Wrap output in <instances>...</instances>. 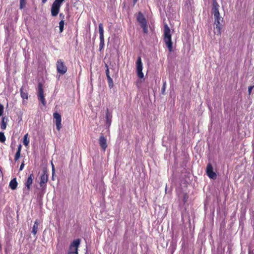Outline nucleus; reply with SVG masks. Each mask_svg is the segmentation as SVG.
<instances>
[{
  "mask_svg": "<svg viewBox=\"0 0 254 254\" xmlns=\"http://www.w3.org/2000/svg\"><path fill=\"white\" fill-rule=\"evenodd\" d=\"M166 88V82L165 81L163 82V86L161 89V93L163 95H164L165 94V91Z\"/></svg>",
  "mask_w": 254,
  "mask_h": 254,
  "instance_id": "29",
  "label": "nucleus"
},
{
  "mask_svg": "<svg viewBox=\"0 0 254 254\" xmlns=\"http://www.w3.org/2000/svg\"><path fill=\"white\" fill-rule=\"evenodd\" d=\"M64 0H55L51 7V14L53 16H57L60 11L62 3Z\"/></svg>",
  "mask_w": 254,
  "mask_h": 254,
  "instance_id": "4",
  "label": "nucleus"
},
{
  "mask_svg": "<svg viewBox=\"0 0 254 254\" xmlns=\"http://www.w3.org/2000/svg\"><path fill=\"white\" fill-rule=\"evenodd\" d=\"M20 95H21V97L23 99H28V94L27 92L26 91H24L23 90V88L22 87L20 89Z\"/></svg>",
  "mask_w": 254,
  "mask_h": 254,
  "instance_id": "20",
  "label": "nucleus"
},
{
  "mask_svg": "<svg viewBox=\"0 0 254 254\" xmlns=\"http://www.w3.org/2000/svg\"><path fill=\"white\" fill-rule=\"evenodd\" d=\"M137 1H138V0H133V4H135V3H136V2Z\"/></svg>",
  "mask_w": 254,
  "mask_h": 254,
  "instance_id": "39",
  "label": "nucleus"
},
{
  "mask_svg": "<svg viewBox=\"0 0 254 254\" xmlns=\"http://www.w3.org/2000/svg\"><path fill=\"white\" fill-rule=\"evenodd\" d=\"M47 1V0H42V2L43 3H45Z\"/></svg>",
  "mask_w": 254,
  "mask_h": 254,
  "instance_id": "38",
  "label": "nucleus"
},
{
  "mask_svg": "<svg viewBox=\"0 0 254 254\" xmlns=\"http://www.w3.org/2000/svg\"><path fill=\"white\" fill-rule=\"evenodd\" d=\"M54 165L52 164V171H53V173H54Z\"/></svg>",
  "mask_w": 254,
  "mask_h": 254,
  "instance_id": "37",
  "label": "nucleus"
},
{
  "mask_svg": "<svg viewBox=\"0 0 254 254\" xmlns=\"http://www.w3.org/2000/svg\"><path fill=\"white\" fill-rule=\"evenodd\" d=\"M254 87V86H251L249 87V88H248V92H249V95H250L251 94L252 90V89H253Z\"/></svg>",
  "mask_w": 254,
  "mask_h": 254,
  "instance_id": "33",
  "label": "nucleus"
},
{
  "mask_svg": "<svg viewBox=\"0 0 254 254\" xmlns=\"http://www.w3.org/2000/svg\"><path fill=\"white\" fill-rule=\"evenodd\" d=\"M136 72L138 77L139 78H143L144 74L142 72L143 64L141 61V57H138L136 62Z\"/></svg>",
  "mask_w": 254,
  "mask_h": 254,
  "instance_id": "8",
  "label": "nucleus"
},
{
  "mask_svg": "<svg viewBox=\"0 0 254 254\" xmlns=\"http://www.w3.org/2000/svg\"><path fill=\"white\" fill-rule=\"evenodd\" d=\"M34 175L33 174H31L29 177H28L26 181L25 182L24 185L26 187V189H24L23 191H27V192L26 193H28L29 190L31 189V186L33 182V179H34Z\"/></svg>",
  "mask_w": 254,
  "mask_h": 254,
  "instance_id": "10",
  "label": "nucleus"
},
{
  "mask_svg": "<svg viewBox=\"0 0 254 254\" xmlns=\"http://www.w3.org/2000/svg\"><path fill=\"white\" fill-rule=\"evenodd\" d=\"M212 10L214 17L220 16V13L219 11V8H212Z\"/></svg>",
  "mask_w": 254,
  "mask_h": 254,
  "instance_id": "22",
  "label": "nucleus"
},
{
  "mask_svg": "<svg viewBox=\"0 0 254 254\" xmlns=\"http://www.w3.org/2000/svg\"><path fill=\"white\" fill-rule=\"evenodd\" d=\"M99 143L101 148L104 151H105L106 148H107L108 145L107 143V139L103 135V133H101L100 134V136L99 138Z\"/></svg>",
  "mask_w": 254,
  "mask_h": 254,
  "instance_id": "13",
  "label": "nucleus"
},
{
  "mask_svg": "<svg viewBox=\"0 0 254 254\" xmlns=\"http://www.w3.org/2000/svg\"><path fill=\"white\" fill-rule=\"evenodd\" d=\"M99 32L100 35V40H104V29L102 23H100L99 24Z\"/></svg>",
  "mask_w": 254,
  "mask_h": 254,
  "instance_id": "17",
  "label": "nucleus"
},
{
  "mask_svg": "<svg viewBox=\"0 0 254 254\" xmlns=\"http://www.w3.org/2000/svg\"><path fill=\"white\" fill-rule=\"evenodd\" d=\"M53 117L54 119H55L56 122V128L58 131L60 130L61 128H62V117L61 115L55 112L53 114Z\"/></svg>",
  "mask_w": 254,
  "mask_h": 254,
  "instance_id": "12",
  "label": "nucleus"
},
{
  "mask_svg": "<svg viewBox=\"0 0 254 254\" xmlns=\"http://www.w3.org/2000/svg\"><path fill=\"white\" fill-rule=\"evenodd\" d=\"M107 80H108L109 87L110 89H111L112 88H113V87L114 86V83H113V79H112V78L110 76H109L108 78H107Z\"/></svg>",
  "mask_w": 254,
  "mask_h": 254,
  "instance_id": "23",
  "label": "nucleus"
},
{
  "mask_svg": "<svg viewBox=\"0 0 254 254\" xmlns=\"http://www.w3.org/2000/svg\"><path fill=\"white\" fill-rule=\"evenodd\" d=\"M104 47V40H100L99 50L101 51Z\"/></svg>",
  "mask_w": 254,
  "mask_h": 254,
  "instance_id": "28",
  "label": "nucleus"
},
{
  "mask_svg": "<svg viewBox=\"0 0 254 254\" xmlns=\"http://www.w3.org/2000/svg\"><path fill=\"white\" fill-rule=\"evenodd\" d=\"M206 172L209 178L212 179H215L216 178V174L213 171L212 165L210 163L207 165Z\"/></svg>",
  "mask_w": 254,
  "mask_h": 254,
  "instance_id": "11",
  "label": "nucleus"
},
{
  "mask_svg": "<svg viewBox=\"0 0 254 254\" xmlns=\"http://www.w3.org/2000/svg\"><path fill=\"white\" fill-rule=\"evenodd\" d=\"M24 166V162H23V163H22V164H21V165L20 166L19 170L20 171L22 170Z\"/></svg>",
  "mask_w": 254,
  "mask_h": 254,
  "instance_id": "34",
  "label": "nucleus"
},
{
  "mask_svg": "<svg viewBox=\"0 0 254 254\" xmlns=\"http://www.w3.org/2000/svg\"><path fill=\"white\" fill-rule=\"evenodd\" d=\"M26 5L25 0H20V8L23 9Z\"/></svg>",
  "mask_w": 254,
  "mask_h": 254,
  "instance_id": "27",
  "label": "nucleus"
},
{
  "mask_svg": "<svg viewBox=\"0 0 254 254\" xmlns=\"http://www.w3.org/2000/svg\"><path fill=\"white\" fill-rule=\"evenodd\" d=\"M137 21L140 24V26L143 29V32L147 34L148 33V27L147 24V21L144 17L143 14L141 12H139L136 17Z\"/></svg>",
  "mask_w": 254,
  "mask_h": 254,
  "instance_id": "2",
  "label": "nucleus"
},
{
  "mask_svg": "<svg viewBox=\"0 0 254 254\" xmlns=\"http://www.w3.org/2000/svg\"><path fill=\"white\" fill-rule=\"evenodd\" d=\"M60 16L62 18V20L64 19V15L63 13H60Z\"/></svg>",
  "mask_w": 254,
  "mask_h": 254,
  "instance_id": "36",
  "label": "nucleus"
},
{
  "mask_svg": "<svg viewBox=\"0 0 254 254\" xmlns=\"http://www.w3.org/2000/svg\"><path fill=\"white\" fill-rule=\"evenodd\" d=\"M7 121V119L5 117H3L1 119L0 128L2 130L5 129L6 127L7 123L6 122Z\"/></svg>",
  "mask_w": 254,
  "mask_h": 254,
  "instance_id": "19",
  "label": "nucleus"
},
{
  "mask_svg": "<svg viewBox=\"0 0 254 254\" xmlns=\"http://www.w3.org/2000/svg\"><path fill=\"white\" fill-rule=\"evenodd\" d=\"M39 225L38 220H36L32 228V233L33 235H36L38 230V226Z\"/></svg>",
  "mask_w": 254,
  "mask_h": 254,
  "instance_id": "18",
  "label": "nucleus"
},
{
  "mask_svg": "<svg viewBox=\"0 0 254 254\" xmlns=\"http://www.w3.org/2000/svg\"><path fill=\"white\" fill-rule=\"evenodd\" d=\"M22 149V145L21 144H19L18 146L17 150L14 156V161L16 162L18 160V159L20 157V154H21V151Z\"/></svg>",
  "mask_w": 254,
  "mask_h": 254,
  "instance_id": "16",
  "label": "nucleus"
},
{
  "mask_svg": "<svg viewBox=\"0 0 254 254\" xmlns=\"http://www.w3.org/2000/svg\"><path fill=\"white\" fill-rule=\"evenodd\" d=\"M112 115L109 112L108 108H107L106 113V125L108 127L111 126L112 123Z\"/></svg>",
  "mask_w": 254,
  "mask_h": 254,
  "instance_id": "14",
  "label": "nucleus"
},
{
  "mask_svg": "<svg viewBox=\"0 0 254 254\" xmlns=\"http://www.w3.org/2000/svg\"><path fill=\"white\" fill-rule=\"evenodd\" d=\"M64 20H61L59 22V28L60 33H62L64 30Z\"/></svg>",
  "mask_w": 254,
  "mask_h": 254,
  "instance_id": "24",
  "label": "nucleus"
},
{
  "mask_svg": "<svg viewBox=\"0 0 254 254\" xmlns=\"http://www.w3.org/2000/svg\"><path fill=\"white\" fill-rule=\"evenodd\" d=\"M56 67L58 73L61 75H64L67 71V68L64 61L61 59H59L57 61Z\"/></svg>",
  "mask_w": 254,
  "mask_h": 254,
  "instance_id": "6",
  "label": "nucleus"
},
{
  "mask_svg": "<svg viewBox=\"0 0 254 254\" xmlns=\"http://www.w3.org/2000/svg\"><path fill=\"white\" fill-rule=\"evenodd\" d=\"M248 254H254V251L253 250H252V251L249 250Z\"/></svg>",
  "mask_w": 254,
  "mask_h": 254,
  "instance_id": "35",
  "label": "nucleus"
},
{
  "mask_svg": "<svg viewBox=\"0 0 254 254\" xmlns=\"http://www.w3.org/2000/svg\"><path fill=\"white\" fill-rule=\"evenodd\" d=\"M38 97L39 100L42 103L43 106L46 104V101L44 94L43 84L40 82L38 85Z\"/></svg>",
  "mask_w": 254,
  "mask_h": 254,
  "instance_id": "7",
  "label": "nucleus"
},
{
  "mask_svg": "<svg viewBox=\"0 0 254 254\" xmlns=\"http://www.w3.org/2000/svg\"><path fill=\"white\" fill-rule=\"evenodd\" d=\"M105 66L106 67V69L105 71L106 75L107 76V78H108L109 76H110L109 74V69L108 67V65L107 64H106Z\"/></svg>",
  "mask_w": 254,
  "mask_h": 254,
  "instance_id": "30",
  "label": "nucleus"
},
{
  "mask_svg": "<svg viewBox=\"0 0 254 254\" xmlns=\"http://www.w3.org/2000/svg\"><path fill=\"white\" fill-rule=\"evenodd\" d=\"M17 185L18 183L16 181V178H14L10 181L9 187L11 190H15L16 189Z\"/></svg>",
  "mask_w": 254,
  "mask_h": 254,
  "instance_id": "15",
  "label": "nucleus"
},
{
  "mask_svg": "<svg viewBox=\"0 0 254 254\" xmlns=\"http://www.w3.org/2000/svg\"><path fill=\"white\" fill-rule=\"evenodd\" d=\"M80 243V240H74L70 244L68 254H78V248Z\"/></svg>",
  "mask_w": 254,
  "mask_h": 254,
  "instance_id": "5",
  "label": "nucleus"
},
{
  "mask_svg": "<svg viewBox=\"0 0 254 254\" xmlns=\"http://www.w3.org/2000/svg\"><path fill=\"white\" fill-rule=\"evenodd\" d=\"M217 2L216 0H212V2Z\"/></svg>",
  "mask_w": 254,
  "mask_h": 254,
  "instance_id": "40",
  "label": "nucleus"
},
{
  "mask_svg": "<svg viewBox=\"0 0 254 254\" xmlns=\"http://www.w3.org/2000/svg\"><path fill=\"white\" fill-rule=\"evenodd\" d=\"M188 198L189 195L187 193H184L183 198V201L184 203H186L188 201Z\"/></svg>",
  "mask_w": 254,
  "mask_h": 254,
  "instance_id": "26",
  "label": "nucleus"
},
{
  "mask_svg": "<svg viewBox=\"0 0 254 254\" xmlns=\"http://www.w3.org/2000/svg\"><path fill=\"white\" fill-rule=\"evenodd\" d=\"M28 133H26V134L24 135V137H23V144L25 146H28L29 143V140L28 139Z\"/></svg>",
  "mask_w": 254,
  "mask_h": 254,
  "instance_id": "21",
  "label": "nucleus"
},
{
  "mask_svg": "<svg viewBox=\"0 0 254 254\" xmlns=\"http://www.w3.org/2000/svg\"><path fill=\"white\" fill-rule=\"evenodd\" d=\"M164 41L168 48L169 52H172L173 42L172 41V36L170 33V29L167 24H164Z\"/></svg>",
  "mask_w": 254,
  "mask_h": 254,
  "instance_id": "1",
  "label": "nucleus"
},
{
  "mask_svg": "<svg viewBox=\"0 0 254 254\" xmlns=\"http://www.w3.org/2000/svg\"><path fill=\"white\" fill-rule=\"evenodd\" d=\"M219 5L217 2H212V8H219Z\"/></svg>",
  "mask_w": 254,
  "mask_h": 254,
  "instance_id": "31",
  "label": "nucleus"
},
{
  "mask_svg": "<svg viewBox=\"0 0 254 254\" xmlns=\"http://www.w3.org/2000/svg\"><path fill=\"white\" fill-rule=\"evenodd\" d=\"M3 106L0 104V116H2L3 113Z\"/></svg>",
  "mask_w": 254,
  "mask_h": 254,
  "instance_id": "32",
  "label": "nucleus"
},
{
  "mask_svg": "<svg viewBox=\"0 0 254 254\" xmlns=\"http://www.w3.org/2000/svg\"><path fill=\"white\" fill-rule=\"evenodd\" d=\"M48 181V174L46 171H44L40 177L39 185L43 193L45 192Z\"/></svg>",
  "mask_w": 254,
  "mask_h": 254,
  "instance_id": "3",
  "label": "nucleus"
},
{
  "mask_svg": "<svg viewBox=\"0 0 254 254\" xmlns=\"http://www.w3.org/2000/svg\"><path fill=\"white\" fill-rule=\"evenodd\" d=\"M214 33L218 35H221L222 25L220 23L221 17L220 16L214 17Z\"/></svg>",
  "mask_w": 254,
  "mask_h": 254,
  "instance_id": "9",
  "label": "nucleus"
},
{
  "mask_svg": "<svg viewBox=\"0 0 254 254\" xmlns=\"http://www.w3.org/2000/svg\"><path fill=\"white\" fill-rule=\"evenodd\" d=\"M5 140L6 138L4 134V133L2 132H0V142L3 143L5 142Z\"/></svg>",
  "mask_w": 254,
  "mask_h": 254,
  "instance_id": "25",
  "label": "nucleus"
}]
</instances>
